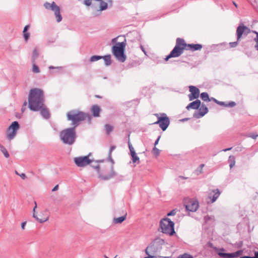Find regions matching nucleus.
<instances>
[{"mask_svg": "<svg viewBox=\"0 0 258 258\" xmlns=\"http://www.w3.org/2000/svg\"><path fill=\"white\" fill-rule=\"evenodd\" d=\"M44 94L42 90L34 88L30 91L28 97L29 108L34 111L40 110L41 115L44 118L48 119L50 114L44 105Z\"/></svg>", "mask_w": 258, "mask_h": 258, "instance_id": "obj_1", "label": "nucleus"}, {"mask_svg": "<svg viewBox=\"0 0 258 258\" xmlns=\"http://www.w3.org/2000/svg\"><path fill=\"white\" fill-rule=\"evenodd\" d=\"M75 128L73 127L67 128L60 132V139L63 144L69 145L74 144L77 138Z\"/></svg>", "mask_w": 258, "mask_h": 258, "instance_id": "obj_2", "label": "nucleus"}, {"mask_svg": "<svg viewBox=\"0 0 258 258\" xmlns=\"http://www.w3.org/2000/svg\"><path fill=\"white\" fill-rule=\"evenodd\" d=\"M89 115L83 112L77 110L69 111L67 114L68 120L72 121V125L76 128L80 123V122L84 120Z\"/></svg>", "mask_w": 258, "mask_h": 258, "instance_id": "obj_3", "label": "nucleus"}, {"mask_svg": "<svg viewBox=\"0 0 258 258\" xmlns=\"http://www.w3.org/2000/svg\"><path fill=\"white\" fill-rule=\"evenodd\" d=\"M125 41L118 42L112 47V52L117 60L123 62L126 59V55L124 53L125 47Z\"/></svg>", "mask_w": 258, "mask_h": 258, "instance_id": "obj_4", "label": "nucleus"}, {"mask_svg": "<svg viewBox=\"0 0 258 258\" xmlns=\"http://www.w3.org/2000/svg\"><path fill=\"white\" fill-rule=\"evenodd\" d=\"M174 226V223L168 218H163L160 222V227L162 232L169 235L175 233Z\"/></svg>", "mask_w": 258, "mask_h": 258, "instance_id": "obj_5", "label": "nucleus"}, {"mask_svg": "<svg viewBox=\"0 0 258 258\" xmlns=\"http://www.w3.org/2000/svg\"><path fill=\"white\" fill-rule=\"evenodd\" d=\"M164 242V240L160 238L155 239L146 248V254L147 255H149V254H155L162 248V246Z\"/></svg>", "mask_w": 258, "mask_h": 258, "instance_id": "obj_6", "label": "nucleus"}, {"mask_svg": "<svg viewBox=\"0 0 258 258\" xmlns=\"http://www.w3.org/2000/svg\"><path fill=\"white\" fill-rule=\"evenodd\" d=\"M43 6L45 9L51 10L54 12L57 23L61 21L62 18L60 13V8L54 2H52L51 3L46 2L44 3Z\"/></svg>", "mask_w": 258, "mask_h": 258, "instance_id": "obj_7", "label": "nucleus"}, {"mask_svg": "<svg viewBox=\"0 0 258 258\" xmlns=\"http://www.w3.org/2000/svg\"><path fill=\"white\" fill-rule=\"evenodd\" d=\"M183 204L187 211L196 212L199 206L198 201L194 199L185 198L183 201Z\"/></svg>", "mask_w": 258, "mask_h": 258, "instance_id": "obj_8", "label": "nucleus"}, {"mask_svg": "<svg viewBox=\"0 0 258 258\" xmlns=\"http://www.w3.org/2000/svg\"><path fill=\"white\" fill-rule=\"evenodd\" d=\"M155 116H157L158 120L153 124H159L160 127L162 130V131H165L170 123L169 118L167 116L165 113H162L160 115L158 114H155Z\"/></svg>", "mask_w": 258, "mask_h": 258, "instance_id": "obj_9", "label": "nucleus"}, {"mask_svg": "<svg viewBox=\"0 0 258 258\" xmlns=\"http://www.w3.org/2000/svg\"><path fill=\"white\" fill-rule=\"evenodd\" d=\"M225 249L224 248L217 249L216 252L217 254L221 257L223 258H235L241 255L243 252L241 250H238L233 253H225Z\"/></svg>", "mask_w": 258, "mask_h": 258, "instance_id": "obj_10", "label": "nucleus"}, {"mask_svg": "<svg viewBox=\"0 0 258 258\" xmlns=\"http://www.w3.org/2000/svg\"><path fill=\"white\" fill-rule=\"evenodd\" d=\"M19 128V124L17 121H15L12 123L7 131V138L9 140H11L14 139Z\"/></svg>", "mask_w": 258, "mask_h": 258, "instance_id": "obj_11", "label": "nucleus"}, {"mask_svg": "<svg viewBox=\"0 0 258 258\" xmlns=\"http://www.w3.org/2000/svg\"><path fill=\"white\" fill-rule=\"evenodd\" d=\"M74 162L78 167H84L91 163L92 160L89 159V155L84 157H78L74 158Z\"/></svg>", "mask_w": 258, "mask_h": 258, "instance_id": "obj_12", "label": "nucleus"}, {"mask_svg": "<svg viewBox=\"0 0 258 258\" xmlns=\"http://www.w3.org/2000/svg\"><path fill=\"white\" fill-rule=\"evenodd\" d=\"M249 32L250 29L248 27L245 26L243 24L239 25L236 29L237 40L238 41L240 39L243 34H247Z\"/></svg>", "mask_w": 258, "mask_h": 258, "instance_id": "obj_13", "label": "nucleus"}, {"mask_svg": "<svg viewBox=\"0 0 258 258\" xmlns=\"http://www.w3.org/2000/svg\"><path fill=\"white\" fill-rule=\"evenodd\" d=\"M190 94L188 95L189 100L191 101L194 99H197L200 96V90L195 86H190L189 87Z\"/></svg>", "mask_w": 258, "mask_h": 258, "instance_id": "obj_14", "label": "nucleus"}, {"mask_svg": "<svg viewBox=\"0 0 258 258\" xmlns=\"http://www.w3.org/2000/svg\"><path fill=\"white\" fill-rule=\"evenodd\" d=\"M187 45L184 41L178 38V56L182 52L183 50H187Z\"/></svg>", "mask_w": 258, "mask_h": 258, "instance_id": "obj_15", "label": "nucleus"}, {"mask_svg": "<svg viewBox=\"0 0 258 258\" xmlns=\"http://www.w3.org/2000/svg\"><path fill=\"white\" fill-rule=\"evenodd\" d=\"M177 57V38L176 40V44L173 49L165 58V60L167 61L172 57Z\"/></svg>", "mask_w": 258, "mask_h": 258, "instance_id": "obj_16", "label": "nucleus"}, {"mask_svg": "<svg viewBox=\"0 0 258 258\" xmlns=\"http://www.w3.org/2000/svg\"><path fill=\"white\" fill-rule=\"evenodd\" d=\"M34 205H35V206L33 209V217L40 223H44V222L47 221L49 219L48 216L45 218H42V219H40L37 217V216L35 214L36 209L37 208L36 202H34Z\"/></svg>", "mask_w": 258, "mask_h": 258, "instance_id": "obj_17", "label": "nucleus"}, {"mask_svg": "<svg viewBox=\"0 0 258 258\" xmlns=\"http://www.w3.org/2000/svg\"><path fill=\"white\" fill-rule=\"evenodd\" d=\"M208 112V109L207 107L202 104L199 109V112L196 115L197 117L200 118L203 117L204 115H205Z\"/></svg>", "mask_w": 258, "mask_h": 258, "instance_id": "obj_18", "label": "nucleus"}, {"mask_svg": "<svg viewBox=\"0 0 258 258\" xmlns=\"http://www.w3.org/2000/svg\"><path fill=\"white\" fill-rule=\"evenodd\" d=\"M220 191L218 189L213 190L209 194V198L211 199L212 203H214L220 195Z\"/></svg>", "mask_w": 258, "mask_h": 258, "instance_id": "obj_19", "label": "nucleus"}, {"mask_svg": "<svg viewBox=\"0 0 258 258\" xmlns=\"http://www.w3.org/2000/svg\"><path fill=\"white\" fill-rule=\"evenodd\" d=\"M201 105V101L199 100H196L195 101H193L190 103L186 107V108L188 110L190 109H197L200 107Z\"/></svg>", "mask_w": 258, "mask_h": 258, "instance_id": "obj_20", "label": "nucleus"}, {"mask_svg": "<svg viewBox=\"0 0 258 258\" xmlns=\"http://www.w3.org/2000/svg\"><path fill=\"white\" fill-rule=\"evenodd\" d=\"M91 111L94 117H99L100 116L101 109L99 106L97 105H93Z\"/></svg>", "mask_w": 258, "mask_h": 258, "instance_id": "obj_21", "label": "nucleus"}, {"mask_svg": "<svg viewBox=\"0 0 258 258\" xmlns=\"http://www.w3.org/2000/svg\"><path fill=\"white\" fill-rule=\"evenodd\" d=\"M187 47V50H191L192 51H196V50H199L202 48V45L201 44H188Z\"/></svg>", "mask_w": 258, "mask_h": 258, "instance_id": "obj_22", "label": "nucleus"}, {"mask_svg": "<svg viewBox=\"0 0 258 258\" xmlns=\"http://www.w3.org/2000/svg\"><path fill=\"white\" fill-rule=\"evenodd\" d=\"M126 213H125L123 216H121L118 218H114L113 220V222L115 224H120L123 221H124L126 218Z\"/></svg>", "mask_w": 258, "mask_h": 258, "instance_id": "obj_23", "label": "nucleus"}, {"mask_svg": "<svg viewBox=\"0 0 258 258\" xmlns=\"http://www.w3.org/2000/svg\"><path fill=\"white\" fill-rule=\"evenodd\" d=\"M102 58L104 59L106 66H108L111 64V60L110 55H107L104 56H102Z\"/></svg>", "mask_w": 258, "mask_h": 258, "instance_id": "obj_24", "label": "nucleus"}, {"mask_svg": "<svg viewBox=\"0 0 258 258\" xmlns=\"http://www.w3.org/2000/svg\"><path fill=\"white\" fill-rule=\"evenodd\" d=\"M228 161L229 162V166L232 168L235 164V158L233 156H230L229 157Z\"/></svg>", "mask_w": 258, "mask_h": 258, "instance_id": "obj_25", "label": "nucleus"}, {"mask_svg": "<svg viewBox=\"0 0 258 258\" xmlns=\"http://www.w3.org/2000/svg\"><path fill=\"white\" fill-rule=\"evenodd\" d=\"M132 160L134 164H139L140 163V158L137 154L131 156Z\"/></svg>", "mask_w": 258, "mask_h": 258, "instance_id": "obj_26", "label": "nucleus"}, {"mask_svg": "<svg viewBox=\"0 0 258 258\" xmlns=\"http://www.w3.org/2000/svg\"><path fill=\"white\" fill-rule=\"evenodd\" d=\"M201 97L202 100L205 101H210V99L209 97V95L206 92H203L201 94Z\"/></svg>", "mask_w": 258, "mask_h": 258, "instance_id": "obj_27", "label": "nucleus"}, {"mask_svg": "<svg viewBox=\"0 0 258 258\" xmlns=\"http://www.w3.org/2000/svg\"><path fill=\"white\" fill-rule=\"evenodd\" d=\"M105 128L107 134H109L113 130V126L110 124H106L105 125Z\"/></svg>", "mask_w": 258, "mask_h": 258, "instance_id": "obj_28", "label": "nucleus"}, {"mask_svg": "<svg viewBox=\"0 0 258 258\" xmlns=\"http://www.w3.org/2000/svg\"><path fill=\"white\" fill-rule=\"evenodd\" d=\"M102 57V56H101L93 55V56H91V58H90V61L91 62H94L95 61H97V60L101 59Z\"/></svg>", "mask_w": 258, "mask_h": 258, "instance_id": "obj_29", "label": "nucleus"}, {"mask_svg": "<svg viewBox=\"0 0 258 258\" xmlns=\"http://www.w3.org/2000/svg\"><path fill=\"white\" fill-rule=\"evenodd\" d=\"M39 56V53L37 51L36 49H34L33 51V54H32V60L33 62H35V60Z\"/></svg>", "mask_w": 258, "mask_h": 258, "instance_id": "obj_30", "label": "nucleus"}, {"mask_svg": "<svg viewBox=\"0 0 258 258\" xmlns=\"http://www.w3.org/2000/svg\"><path fill=\"white\" fill-rule=\"evenodd\" d=\"M115 148L116 147L115 146H111L109 152L108 158L110 161H111L112 162H113V160L111 158V153L115 149Z\"/></svg>", "mask_w": 258, "mask_h": 258, "instance_id": "obj_31", "label": "nucleus"}, {"mask_svg": "<svg viewBox=\"0 0 258 258\" xmlns=\"http://www.w3.org/2000/svg\"><path fill=\"white\" fill-rule=\"evenodd\" d=\"M32 71L35 73H39L40 72L39 69L38 67L35 64L34 62H33Z\"/></svg>", "mask_w": 258, "mask_h": 258, "instance_id": "obj_32", "label": "nucleus"}, {"mask_svg": "<svg viewBox=\"0 0 258 258\" xmlns=\"http://www.w3.org/2000/svg\"><path fill=\"white\" fill-rule=\"evenodd\" d=\"M1 150L2 152L4 154L5 157L8 158L9 157V154L4 147L2 148V149Z\"/></svg>", "mask_w": 258, "mask_h": 258, "instance_id": "obj_33", "label": "nucleus"}, {"mask_svg": "<svg viewBox=\"0 0 258 258\" xmlns=\"http://www.w3.org/2000/svg\"><path fill=\"white\" fill-rule=\"evenodd\" d=\"M160 150H159L158 148H157L156 147H154V148L153 149V154H155L156 156H158L160 154Z\"/></svg>", "mask_w": 258, "mask_h": 258, "instance_id": "obj_34", "label": "nucleus"}, {"mask_svg": "<svg viewBox=\"0 0 258 258\" xmlns=\"http://www.w3.org/2000/svg\"><path fill=\"white\" fill-rule=\"evenodd\" d=\"M178 258H193V257L190 254L184 253L178 256Z\"/></svg>", "mask_w": 258, "mask_h": 258, "instance_id": "obj_35", "label": "nucleus"}, {"mask_svg": "<svg viewBox=\"0 0 258 258\" xmlns=\"http://www.w3.org/2000/svg\"><path fill=\"white\" fill-rule=\"evenodd\" d=\"M23 36H24V38L25 41L26 42H27V41L28 40V39L29 38V37H30L29 33H28V32H27V33H23Z\"/></svg>", "mask_w": 258, "mask_h": 258, "instance_id": "obj_36", "label": "nucleus"}, {"mask_svg": "<svg viewBox=\"0 0 258 258\" xmlns=\"http://www.w3.org/2000/svg\"><path fill=\"white\" fill-rule=\"evenodd\" d=\"M114 175H115L114 172H112V173L110 175L105 176L103 177V179H104L105 180H107V179H109L111 178V177H113Z\"/></svg>", "mask_w": 258, "mask_h": 258, "instance_id": "obj_37", "label": "nucleus"}, {"mask_svg": "<svg viewBox=\"0 0 258 258\" xmlns=\"http://www.w3.org/2000/svg\"><path fill=\"white\" fill-rule=\"evenodd\" d=\"M176 213V209H174L173 210H172L171 212H170L169 213H168L167 214V216H173V215H175Z\"/></svg>", "mask_w": 258, "mask_h": 258, "instance_id": "obj_38", "label": "nucleus"}, {"mask_svg": "<svg viewBox=\"0 0 258 258\" xmlns=\"http://www.w3.org/2000/svg\"><path fill=\"white\" fill-rule=\"evenodd\" d=\"M213 100H214L215 102H216L217 104H219V105H223V106H226V104H225V103H224V102H223L218 101H217V100L216 99H213Z\"/></svg>", "mask_w": 258, "mask_h": 258, "instance_id": "obj_39", "label": "nucleus"}, {"mask_svg": "<svg viewBox=\"0 0 258 258\" xmlns=\"http://www.w3.org/2000/svg\"><path fill=\"white\" fill-rule=\"evenodd\" d=\"M91 1L92 0H85L84 1V4L86 5V6H89L91 5L92 4V2H91Z\"/></svg>", "mask_w": 258, "mask_h": 258, "instance_id": "obj_40", "label": "nucleus"}, {"mask_svg": "<svg viewBox=\"0 0 258 258\" xmlns=\"http://www.w3.org/2000/svg\"><path fill=\"white\" fill-rule=\"evenodd\" d=\"M229 45L231 47H236L237 45V42H230V43H229Z\"/></svg>", "mask_w": 258, "mask_h": 258, "instance_id": "obj_41", "label": "nucleus"}, {"mask_svg": "<svg viewBox=\"0 0 258 258\" xmlns=\"http://www.w3.org/2000/svg\"><path fill=\"white\" fill-rule=\"evenodd\" d=\"M130 151L131 156L136 154L134 147H132L131 149H130Z\"/></svg>", "mask_w": 258, "mask_h": 258, "instance_id": "obj_42", "label": "nucleus"}, {"mask_svg": "<svg viewBox=\"0 0 258 258\" xmlns=\"http://www.w3.org/2000/svg\"><path fill=\"white\" fill-rule=\"evenodd\" d=\"M107 3L108 4V6L109 7H111L113 6V1L112 0H106Z\"/></svg>", "mask_w": 258, "mask_h": 258, "instance_id": "obj_43", "label": "nucleus"}, {"mask_svg": "<svg viewBox=\"0 0 258 258\" xmlns=\"http://www.w3.org/2000/svg\"><path fill=\"white\" fill-rule=\"evenodd\" d=\"M236 105L235 103L234 102H230L228 104H226V106H231L233 107Z\"/></svg>", "mask_w": 258, "mask_h": 258, "instance_id": "obj_44", "label": "nucleus"}, {"mask_svg": "<svg viewBox=\"0 0 258 258\" xmlns=\"http://www.w3.org/2000/svg\"><path fill=\"white\" fill-rule=\"evenodd\" d=\"M29 27H30L29 25L25 26L24 28L23 33H27V30L29 29Z\"/></svg>", "mask_w": 258, "mask_h": 258, "instance_id": "obj_45", "label": "nucleus"}, {"mask_svg": "<svg viewBox=\"0 0 258 258\" xmlns=\"http://www.w3.org/2000/svg\"><path fill=\"white\" fill-rule=\"evenodd\" d=\"M26 222H22L21 223V228L23 229V230H24L25 228V226H26Z\"/></svg>", "mask_w": 258, "mask_h": 258, "instance_id": "obj_46", "label": "nucleus"}, {"mask_svg": "<svg viewBox=\"0 0 258 258\" xmlns=\"http://www.w3.org/2000/svg\"><path fill=\"white\" fill-rule=\"evenodd\" d=\"M249 137L253 139H255L258 137V135L252 134Z\"/></svg>", "mask_w": 258, "mask_h": 258, "instance_id": "obj_47", "label": "nucleus"}, {"mask_svg": "<svg viewBox=\"0 0 258 258\" xmlns=\"http://www.w3.org/2000/svg\"><path fill=\"white\" fill-rule=\"evenodd\" d=\"M58 185H56L53 187L52 191H54L58 190Z\"/></svg>", "mask_w": 258, "mask_h": 258, "instance_id": "obj_48", "label": "nucleus"}, {"mask_svg": "<svg viewBox=\"0 0 258 258\" xmlns=\"http://www.w3.org/2000/svg\"><path fill=\"white\" fill-rule=\"evenodd\" d=\"M160 136L158 137V138L157 139V140H156L155 142V147L158 144V142H159V141L160 140Z\"/></svg>", "mask_w": 258, "mask_h": 258, "instance_id": "obj_49", "label": "nucleus"}, {"mask_svg": "<svg viewBox=\"0 0 258 258\" xmlns=\"http://www.w3.org/2000/svg\"><path fill=\"white\" fill-rule=\"evenodd\" d=\"M19 176L23 179L26 178V175L24 173H21Z\"/></svg>", "mask_w": 258, "mask_h": 258, "instance_id": "obj_50", "label": "nucleus"}, {"mask_svg": "<svg viewBox=\"0 0 258 258\" xmlns=\"http://www.w3.org/2000/svg\"><path fill=\"white\" fill-rule=\"evenodd\" d=\"M142 50L144 52V53L146 55V51H145L144 47L142 45H141L140 46Z\"/></svg>", "mask_w": 258, "mask_h": 258, "instance_id": "obj_51", "label": "nucleus"}, {"mask_svg": "<svg viewBox=\"0 0 258 258\" xmlns=\"http://www.w3.org/2000/svg\"><path fill=\"white\" fill-rule=\"evenodd\" d=\"M254 258H258V251H255L254 252Z\"/></svg>", "mask_w": 258, "mask_h": 258, "instance_id": "obj_52", "label": "nucleus"}, {"mask_svg": "<svg viewBox=\"0 0 258 258\" xmlns=\"http://www.w3.org/2000/svg\"><path fill=\"white\" fill-rule=\"evenodd\" d=\"M25 109H26V107L23 106L21 108L22 112H24L25 111Z\"/></svg>", "mask_w": 258, "mask_h": 258, "instance_id": "obj_53", "label": "nucleus"}, {"mask_svg": "<svg viewBox=\"0 0 258 258\" xmlns=\"http://www.w3.org/2000/svg\"><path fill=\"white\" fill-rule=\"evenodd\" d=\"M240 258H254V256L250 257V256H244L241 257Z\"/></svg>", "mask_w": 258, "mask_h": 258, "instance_id": "obj_54", "label": "nucleus"}, {"mask_svg": "<svg viewBox=\"0 0 258 258\" xmlns=\"http://www.w3.org/2000/svg\"><path fill=\"white\" fill-rule=\"evenodd\" d=\"M116 39H117V38H115L112 39V41H111L112 42V43H115L116 42Z\"/></svg>", "mask_w": 258, "mask_h": 258, "instance_id": "obj_55", "label": "nucleus"}, {"mask_svg": "<svg viewBox=\"0 0 258 258\" xmlns=\"http://www.w3.org/2000/svg\"><path fill=\"white\" fill-rule=\"evenodd\" d=\"M132 147H133L130 142H128V148L131 149Z\"/></svg>", "mask_w": 258, "mask_h": 258, "instance_id": "obj_56", "label": "nucleus"}, {"mask_svg": "<svg viewBox=\"0 0 258 258\" xmlns=\"http://www.w3.org/2000/svg\"><path fill=\"white\" fill-rule=\"evenodd\" d=\"M231 148H230L225 149L223 150V151H224V152H226V151H228V150H231Z\"/></svg>", "mask_w": 258, "mask_h": 258, "instance_id": "obj_57", "label": "nucleus"}, {"mask_svg": "<svg viewBox=\"0 0 258 258\" xmlns=\"http://www.w3.org/2000/svg\"><path fill=\"white\" fill-rule=\"evenodd\" d=\"M54 68H54V67H53V66H50V67H49V69H50V70H51V69H54ZM57 68V69H58V68H59V67H57V68Z\"/></svg>", "mask_w": 258, "mask_h": 258, "instance_id": "obj_58", "label": "nucleus"}, {"mask_svg": "<svg viewBox=\"0 0 258 258\" xmlns=\"http://www.w3.org/2000/svg\"><path fill=\"white\" fill-rule=\"evenodd\" d=\"M27 102H26V101H25V102H24V103H23V106H25V107H26V105H27Z\"/></svg>", "mask_w": 258, "mask_h": 258, "instance_id": "obj_59", "label": "nucleus"}, {"mask_svg": "<svg viewBox=\"0 0 258 258\" xmlns=\"http://www.w3.org/2000/svg\"><path fill=\"white\" fill-rule=\"evenodd\" d=\"M233 4L236 7H237V4L234 2H233Z\"/></svg>", "mask_w": 258, "mask_h": 258, "instance_id": "obj_60", "label": "nucleus"}, {"mask_svg": "<svg viewBox=\"0 0 258 258\" xmlns=\"http://www.w3.org/2000/svg\"><path fill=\"white\" fill-rule=\"evenodd\" d=\"M204 166V164H201V169H202V168Z\"/></svg>", "mask_w": 258, "mask_h": 258, "instance_id": "obj_61", "label": "nucleus"}, {"mask_svg": "<svg viewBox=\"0 0 258 258\" xmlns=\"http://www.w3.org/2000/svg\"><path fill=\"white\" fill-rule=\"evenodd\" d=\"M95 168H99V165H97L95 167Z\"/></svg>", "mask_w": 258, "mask_h": 258, "instance_id": "obj_62", "label": "nucleus"}, {"mask_svg": "<svg viewBox=\"0 0 258 258\" xmlns=\"http://www.w3.org/2000/svg\"><path fill=\"white\" fill-rule=\"evenodd\" d=\"M3 147H4V146H2V145H1L0 144V148H1V150L2 149V148H3Z\"/></svg>", "mask_w": 258, "mask_h": 258, "instance_id": "obj_63", "label": "nucleus"}, {"mask_svg": "<svg viewBox=\"0 0 258 258\" xmlns=\"http://www.w3.org/2000/svg\"><path fill=\"white\" fill-rule=\"evenodd\" d=\"M15 173H16V174H17V175H20L17 171H15Z\"/></svg>", "mask_w": 258, "mask_h": 258, "instance_id": "obj_64", "label": "nucleus"}]
</instances>
